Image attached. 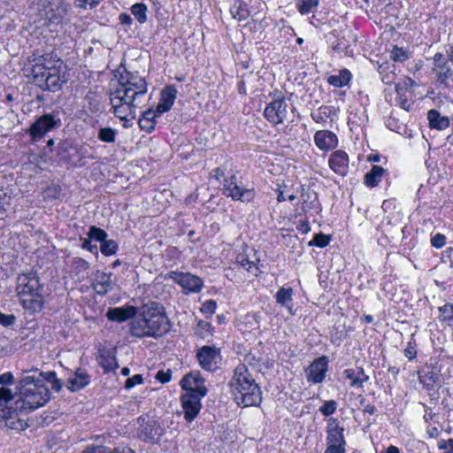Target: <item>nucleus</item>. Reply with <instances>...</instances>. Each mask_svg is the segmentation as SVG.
I'll list each match as a JSON object with an SVG mask.
<instances>
[{
    "label": "nucleus",
    "mask_w": 453,
    "mask_h": 453,
    "mask_svg": "<svg viewBox=\"0 0 453 453\" xmlns=\"http://www.w3.org/2000/svg\"><path fill=\"white\" fill-rule=\"evenodd\" d=\"M117 80L116 85L111 84L110 90V104L113 114L122 121L134 119L136 116V108L140 106L142 99L148 91L145 79L124 68L114 72Z\"/></svg>",
    "instance_id": "obj_1"
},
{
    "label": "nucleus",
    "mask_w": 453,
    "mask_h": 453,
    "mask_svg": "<svg viewBox=\"0 0 453 453\" xmlns=\"http://www.w3.org/2000/svg\"><path fill=\"white\" fill-rule=\"evenodd\" d=\"M171 329V322L166 316L165 307L150 301L137 308L135 318L128 324L129 334L134 338L151 337L157 339Z\"/></svg>",
    "instance_id": "obj_2"
},
{
    "label": "nucleus",
    "mask_w": 453,
    "mask_h": 453,
    "mask_svg": "<svg viewBox=\"0 0 453 453\" xmlns=\"http://www.w3.org/2000/svg\"><path fill=\"white\" fill-rule=\"evenodd\" d=\"M17 389L18 399L15 404L16 409L21 412L34 411L50 399V390L41 378L29 375L27 371H23Z\"/></svg>",
    "instance_id": "obj_3"
},
{
    "label": "nucleus",
    "mask_w": 453,
    "mask_h": 453,
    "mask_svg": "<svg viewBox=\"0 0 453 453\" xmlns=\"http://www.w3.org/2000/svg\"><path fill=\"white\" fill-rule=\"evenodd\" d=\"M228 387L238 406H258L262 402V391L244 364L234 368Z\"/></svg>",
    "instance_id": "obj_4"
},
{
    "label": "nucleus",
    "mask_w": 453,
    "mask_h": 453,
    "mask_svg": "<svg viewBox=\"0 0 453 453\" xmlns=\"http://www.w3.org/2000/svg\"><path fill=\"white\" fill-rule=\"evenodd\" d=\"M16 282L17 296L22 307L31 314L40 312L44 306V285L37 273H20Z\"/></svg>",
    "instance_id": "obj_5"
},
{
    "label": "nucleus",
    "mask_w": 453,
    "mask_h": 453,
    "mask_svg": "<svg viewBox=\"0 0 453 453\" xmlns=\"http://www.w3.org/2000/svg\"><path fill=\"white\" fill-rule=\"evenodd\" d=\"M33 80L35 84L42 90H48L53 93L58 92L69 80L67 65L65 63H58L57 68H53L51 72L45 73L42 77V81L41 76Z\"/></svg>",
    "instance_id": "obj_6"
},
{
    "label": "nucleus",
    "mask_w": 453,
    "mask_h": 453,
    "mask_svg": "<svg viewBox=\"0 0 453 453\" xmlns=\"http://www.w3.org/2000/svg\"><path fill=\"white\" fill-rule=\"evenodd\" d=\"M62 126L58 111H51L39 117L29 127L28 134L32 140L42 139L47 133Z\"/></svg>",
    "instance_id": "obj_7"
},
{
    "label": "nucleus",
    "mask_w": 453,
    "mask_h": 453,
    "mask_svg": "<svg viewBox=\"0 0 453 453\" xmlns=\"http://www.w3.org/2000/svg\"><path fill=\"white\" fill-rule=\"evenodd\" d=\"M289 105L282 95L269 103L264 111L265 118L276 126L288 119Z\"/></svg>",
    "instance_id": "obj_8"
},
{
    "label": "nucleus",
    "mask_w": 453,
    "mask_h": 453,
    "mask_svg": "<svg viewBox=\"0 0 453 453\" xmlns=\"http://www.w3.org/2000/svg\"><path fill=\"white\" fill-rule=\"evenodd\" d=\"M165 279L179 284L185 294L199 293L203 287V280L190 273L171 271L165 275Z\"/></svg>",
    "instance_id": "obj_9"
},
{
    "label": "nucleus",
    "mask_w": 453,
    "mask_h": 453,
    "mask_svg": "<svg viewBox=\"0 0 453 453\" xmlns=\"http://www.w3.org/2000/svg\"><path fill=\"white\" fill-rule=\"evenodd\" d=\"M450 60L442 53L437 52L433 58L432 72L435 74L440 87L449 88V79L453 77Z\"/></svg>",
    "instance_id": "obj_10"
},
{
    "label": "nucleus",
    "mask_w": 453,
    "mask_h": 453,
    "mask_svg": "<svg viewBox=\"0 0 453 453\" xmlns=\"http://www.w3.org/2000/svg\"><path fill=\"white\" fill-rule=\"evenodd\" d=\"M138 422L140 426L138 428V437L144 442L147 443H157L165 434V429L155 419H149L147 421L144 418H139Z\"/></svg>",
    "instance_id": "obj_11"
},
{
    "label": "nucleus",
    "mask_w": 453,
    "mask_h": 453,
    "mask_svg": "<svg viewBox=\"0 0 453 453\" xmlns=\"http://www.w3.org/2000/svg\"><path fill=\"white\" fill-rule=\"evenodd\" d=\"M328 363L329 360L326 356H321L314 359L304 371L307 381L313 384L322 383L328 371Z\"/></svg>",
    "instance_id": "obj_12"
},
{
    "label": "nucleus",
    "mask_w": 453,
    "mask_h": 453,
    "mask_svg": "<svg viewBox=\"0 0 453 453\" xmlns=\"http://www.w3.org/2000/svg\"><path fill=\"white\" fill-rule=\"evenodd\" d=\"M223 188L226 196L236 201L250 202L255 196L252 189L238 186L235 175H232L229 179L224 180Z\"/></svg>",
    "instance_id": "obj_13"
},
{
    "label": "nucleus",
    "mask_w": 453,
    "mask_h": 453,
    "mask_svg": "<svg viewBox=\"0 0 453 453\" xmlns=\"http://www.w3.org/2000/svg\"><path fill=\"white\" fill-rule=\"evenodd\" d=\"M196 358L203 369L213 372L219 367L220 351L216 347L203 346L197 350Z\"/></svg>",
    "instance_id": "obj_14"
},
{
    "label": "nucleus",
    "mask_w": 453,
    "mask_h": 453,
    "mask_svg": "<svg viewBox=\"0 0 453 453\" xmlns=\"http://www.w3.org/2000/svg\"><path fill=\"white\" fill-rule=\"evenodd\" d=\"M58 63H64V61L55 52H50L41 56L35 65L31 68V74L33 79L41 76V78L53 68H57Z\"/></svg>",
    "instance_id": "obj_15"
},
{
    "label": "nucleus",
    "mask_w": 453,
    "mask_h": 453,
    "mask_svg": "<svg viewBox=\"0 0 453 453\" xmlns=\"http://www.w3.org/2000/svg\"><path fill=\"white\" fill-rule=\"evenodd\" d=\"M180 386L186 393H194L195 395L200 396H204L207 394L204 380L199 372H191L186 374L180 380Z\"/></svg>",
    "instance_id": "obj_16"
},
{
    "label": "nucleus",
    "mask_w": 453,
    "mask_h": 453,
    "mask_svg": "<svg viewBox=\"0 0 453 453\" xmlns=\"http://www.w3.org/2000/svg\"><path fill=\"white\" fill-rule=\"evenodd\" d=\"M203 396L195 395L194 393H185L181 395V403L184 413V418L188 422H192L202 408L201 398Z\"/></svg>",
    "instance_id": "obj_17"
},
{
    "label": "nucleus",
    "mask_w": 453,
    "mask_h": 453,
    "mask_svg": "<svg viewBox=\"0 0 453 453\" xmlns=\"http://www.w3.org/2000/svg\"><path fill=\"white\" fill-rule=\"evenodd\" d=\"M314 142L320 150L326 152L338 146V138L329 130H319L314 134Z\"/></svg>",
    "instance_id": "obj_18"
},
{
    "label": "nucleus",
    "mask_w": 453,
    "mask_h": 453,
    "mask_svg": "<svg viewBox=\"0 0 453 453\" xmlns=\"http://www.w3.org/2000/svg\"><path fill=\"white\" fill-rule=\"evenodd\" d=\"M328 165L335 173L345 176L349 169V156L344 150H335L331 154Z\"/></svg>",
    "instance_id": "obj_19"
},
{
    "label": "nucleus",
    "mask_w": 453,
    "mask_h": 453,
    "mask_svg": "<svg viewBox=\"0 0 453 453\" xmlns=\"http://www.w3.org/2000/svg\"><path fill=\"white\" fill-rule=\"evenodd\" d=\"M137 313V308L132 305L110 308L106 312V318L111 321L118 323L125 322L130 319H134Z\"/></svg>",
    "instance_id": "obj_20"
},
{
    "label": "nucleus",
    "mask_w": 453,
    "mask_h": 453,
    "mask_svg": "<svg viewBox=\"0 0 453 453\" xmlns=\"http://www.w3.org/2000/svg\"><path fill=\"white\" fill-rule=\"evenodd\" d=\"M177 96V89L174 85L164 88L160 93V99L156 108L157 114H163L171 110Z\"/></svg>",
    "instance_id": "obj_21"
},
{
    "label": "nucleus",
    "mask_w": 453,
    "mask_h": 453,
    "mask_svg": "<svg viewBox=\"0 0 453 453\" xmlns=\"http://www.w3.org/2000/svg\"><path fill=\"white\" fill-rule=\"evenodd\" d=\"M93 289L99 296H104L113 289L111 273H106L97 271L95 274V280L92 283Z\"/></svg>",
    "instance_id": "obj_22"
},
{
    "label": "nucleus",
    "mask_w": 453,
    "mask_h": 453,
    "mask_svg": "<svg viewBox=\"0 0 453 453\" xmlns=\"http://www.w3.org/2000/svg\"><path fill=\"white\" fill-rule=\"evenodd\" d=\"M89 380L90 377L86 371L77 369L76 372L67 379L66 387L71 391L76 392L88 386Z\"/></svg>",
    "instance_id": "obj_23"
},
{
    "label": "nucleus",
    "mask_w": 453,
    "mask_h": 453,
    "mask_svg": "<svg viewBox=\"0 0 453 453\" xmlns=\"http://www.w3.org/2000/svg\"><path fill=\"white\" fill-rule=\"evenodd\" d=\"M343 431V427L340 426L335 419H331L326 429V444L346 445Z\"/></svg>",
    "instance_id": "obj_24"
},
{
    "label": "nucleus",
    "mask_w": 453,
    "mask_h": 453,
    "mask_svg": "<svg viewBox=\"0 0 453 453\" xmlns=\"http://www.w3.org/2000/svg\"><path fill=\"white\" fill-rule=\"evenodd\" d=\"M441 375L435 367L426 366L418 372L420 383L427 389L434 388V385L440 381Z\"/></svg>",
    "instance_id": "obj_25"
},
{
    "label": "nucleus",
    "mask_w": 453,
    "mask_h": 453,
    "mask_svg": "<svg viewBox=\"0 0 453 453\" xmlns=\"http://www.w3.org/2000/svg\"><path fill=\"white\" fill-rule=\"evenodd\" d=\"M160 116L157 114V110L148 109L143 111L142 118L138 121L140 128L147 133H151L156 127L157 117Z\"/></svg>",
    "instance_id": "obj_26"
},
{
    "label": "nucleus",
    "mask_w": 453,
    "mask_h": 453,
    "mask_svg": "<svg viewBox=\"0 0 453 453\" xmlns=\"http://www.w3.org/2000/svg\"><path fill=\"white\" fill-rule=\"evenodd\" d=\"M97 361L105 373L115 371L119 366L114 354L110 350L101 352Z\"/></svg>",
    "instance_id": "obj_27"
},
{
    "label": "nucleus",
    "mask_w": 453,
    "mask_h": 453,
    "mask_svg": "<svg viewBox=\"0 0 453 453\" xmlns=\"http://www.w3.org/2000/svg\"><path fill=\"white\" fill-rule=\"evenodd\" d=\"M427 119L431 128L444 130L449 126V118L441 116V113L434 109L428 111Z\"/></svg>",
    "instance_id": "obj_28"
},
{
    "label": "nucleus",
    "mask_w": 453,
    "mask_h": 453,
    "mask_svg": "<svg viewBox=\"0 0 453 453\" xmlns=\"http://www.w3.org/2000/svg\"><path fill=\"white\" fill-rule=\"evenodd\" d=\"M293 289L292 288H284L281 287L277 293L275 294L274 297L276 302L282 305L286 306L291 315H294L293 312V305H289V303L292 302L293 298Z\"/></svg>",
    "instance_id": "obj_29"
},
{
    "label": "nucleus",
    "mask_w": 453,
    "mask_h": 453,
    "mask_svg": "<svg viewBox=\"0 0 453 453\" xmlns=\"http://www.w3.org/2000/svg\"><path fill=\"white\" fill-rule=\"evenodd\" d=\"M4 423L6 427L15 431H23L28 426L25 420L18 418L16 411L12 410L11 408L8 417L4 418Z\"/></svg>",
    "instance_id": "obj_30"
},
{
    "label": "nucleus",
    "mask_w": 453,
    "mask_h": 453,
    "mask_svg": "<svg viewBox=\"0 0 453 453\" xmlns=\"http://www.w3.org/2000/svg\"><path fill=\"white\" fill-rule=\"evenodd\" d=\"M385 170L380 165H372L371 170L365 175V183L367 187H376L381 180Z\"/></svg>",
    "instance_id": "obj_31"
},
{
    "label": "nucleus",
    "mask_w": 453,
    "mask_h": 453,
    "mask_svg": "<svg viewBox=\"0 0 453 453\" xmlns=\"http://www.w3.org/2000/svg\"><path fill=\"white\" fill-rule=\"evenodd\" d=\"M350 79V72L348 69H342L338 74L330 75L327 82L335 88H342L349 82Z\"/></svg>",
    "instance_id": "obj_32"
},
{
    "label": "nucleus",
    "mask_w": 453,
    "mask_h": 453,
    "mask_svg": "<svg viewBox=\"0 0 453 453\" xmlns=\"http://www.w3.org/2000/svg\"><path fill=\"white\" fill-rule=\"evenodd\" d=\"M230 13L234 19L239 21L245 20L250 16L247 5L240 0H234L230 7Z\"/></svg>",
    "instance_id": "obj_33"
},
{
    "label": "nucleus",
    "mask_w": 453,
    "mask_h": 453,
    "mask_svg": "<svg viewBox=\"0 0 453 453\" xmlns=\"http://www.w3.org/2000/svg\"><path fill=\"white\" fill-rule=\"evenodd\" d=\"M301 197L303 198L302 210L303 211H308L310 210H320L316 193H313L312 197L310 194L305 195L303 193Z\"/></svg>",
    "instance_id": "obj_34"
},
{
    "label": "nucleus",
    "mask_w": 453,
    "mask_h": 453,
    "mask_svg": "<svg viewBox=\"0 0 453 453\" xmlns=\"http://www.w3.org/2000/svg\"><path fill=\"white\" fill-rule=\"evenodd\" d=\"M40 377H42V379H41L43 382L44 381H48L51 384V388L57 392L60 391L62 387H63V383L61 381V380L58 379L57 378V374L54 371H49V372H40Z\"/></svg>",
    "instance_id": "obj_35"
},
{
    "label": "nucleus",
    "mask_w": 453,
    "mask_h": 453,
    "mask_svg": "<svg viewBox=\"0 0 453 453\" xmlns=\"http://www.w3.org/2000/svg\"><path fill=\"white\" fill-rule=\"evenodd\" d=\"M147 6L144 4L137 3L132 5L131 12L140 24L147 21Z\"/></svg>",
    "instance_id": "obj_36"
},
{
    "label": "nucleus",
    "mask_w": 453,
    "mask_h": 453,
    "mask_svg": "<svg viewBox=\"0 0 453 453\" xmlns=\"http://www.w3.org/2000/svg\"><path fill=\"white\" fill-rule=\"evenodd\" d=\"M117 130L111 127H100L97 137L101 142L113 143L116 141Z\"/></svg>",
    "instance_id": "obj_37"
},
{
    "label": "nucleus",
    "mask_w": 453,
    "mask_h": 453,
    "mask_svg": "<svg viewBox=\"0 0 453 453\" xmlns=\"http://www.w3.org/2000/svg\"><path fill=\"white\" fill-rule=\"evenodd\" d=\"M346 379L350 380V387L363 388L364 383L366 382L365 377H357V372L354 369H346L343 371Z\"/></svg>",
    "instance_id": "obj_38"
},
{
    "label": "nucleus",
    "mask_w": 453,
    "mask_h": 453,
    "mask_svg": "<svg viewBox=\"0 0 453 453\" xmlns=\"http://www.w3.org/2000/svg\"><path fill=\"white\" fill-rule=\"evenodd\" d=\"M440 319L449 326H453V304H444L439 308Z\"/></svg>",
    "instance_id": "obj_39"
},
{
    "label": "nucleus",
    "mask_w": 453,
    "mask_h": 453,
    "mask_svg": "<svg viewBox=\"0 0 453 453\" xmlns=\"http://www.w3.org/2000/svg\"><path fill=\"white\" fill-rule=\"evenodd\" d=\"M319 5V0H298L296 7L301 14H308L316 9Z\"/></svg>",
    "instance_id": "obj_40"
},
{
    "label": "nucleus",
    "mask_w": 453,
    "mask_h": 453,
    "mask_svg": "<svg viewBox=\"0 0 453 453\" xmlns=\"http://www.w3.org/2000/svg\"><path fill=\"white\" fill-rule=\"evenodd\" d=\"M409 57L410 52L408 50L397 46H394L393 50L390 51V58L395 62H404Z\"/></svg>",
    "instance_id": "obj_41"
},
{
    "label": "nucleus",
    "mask_w": 453,
    "mask_h": 453,
    "mask_svg": "<svg viewBox=\"0 0 453 453\" xmlns=\"http://www.w3.org/2000/svg\"><path fill=\"white\" fill-rule=\"evenodd\" d=\"M88 236L89 239L100 242L102 243L107 239L108 234L104 229L96 226H92L89 227Z\"/></svg>",
    "instance_id": "obj_42"
},
{
    "label": "nucleus",
    "mask_w": 453,
    "mask_h": 453,
    "mask_svg": "<svg viewBox=\"0 0 453 453\" xmlns=\"http://www.w3.org/2000/svg\"><path fill=\"white\" fill-rule=\"evenodd\" d=\"M119 249L118 243L114 240H105L101 243L100 250L104 256H111L117 252Z\"/></svg>",
    "instance_id": "obj_43"
},
{
    "label": "nucleus",
    "mask_w": 453,
    "mask_h": 453,
    "mask_svg": "<svg viewBox=\"0 0 453 453\" xmlns=\"http://www.w3.org/2000/svg\"><path fill=\"white\" fill-rule=\"evenodd\" d=\"M89 266V263L81 257H74L72 261V269L76 274L87 272Z\"/></svg>",
    "instance_id": "obj_44"
},
{
    "label": "nucleus",
    "mask_w": 453,
    "mask_h": 453,
    "mask_svg": "<svg viewBox=\"0 0 453 453\" xmlns=\"http://www.w3.org/2000/svg\"><path fill=\"white\" fill-rule=\"evenodd\" d=\"M211 324L210 322L199 320L195 328V334L198 337L204 339L205 337L211 334Z\"/></svg>",
    "instance_id": "obj_45"
},
{
    "label": "nucleus",
    "mask_w": 453,
    "mask_h": 453,
    "mask_svg": "<svg viewBox=\"0 0 453 453\" xmlns=\"http://www.w3.org/2000/svg\"><path fill=\"white\" fill-rule=\"evenodd\" d=\"M330 242V236L322 233L316 234L313 239L310 242L309 245H314L319 248L327 246Z\"/></svg>",
    "instance_id": "obj_46"
},
{
    "label": "nucleus",
    "mask_w": 453,
    "mask_h": 453,
    "mask_svg": "<svg viewBox=\"0 0 453 453\" xmlns=\"http://www.w3.org/2000/svg\"><path fill=\"white\" fill-rule=\"evenodd\" d=\"M332 112L330 106L322 105L319 108L318 113L312 114L311 117L316 122L326 121Z\"/></svg>",
    "instance_id": "obj_47"
},
{
    "label": "nucleus",
    "mask_w": 453,
    "mask_h": 453,
    "mask_svg": "<svg viewBox=\"0 0 453 453\" xmlns=\"http://www.w3.org/2000/svg\"><path fill=\"white\" fill-rule=\"evenodd\" d=\"M337 409V403L334 400L326 401L320 407L319 411L326 417L334 414Z\"/></svg>",
    "instance_id": "obj_48"
},
{
    "label": "nucleus",
    "mask_w": 453,
    "mask_h": 453,
    "mask_svg": "<svg viewBox=\"0 0 453 453\" xmlns=\"http://www.w3.org/2000/svg\"><path fill=\"white\" fill-rule=\"evenodd\" d=\"M416 85V82L411 78L405 77L402 83H397L395 85V91L399 96H403V90Z\"/></svg>",
    "instance_id": "obj_49"
},
{
    "label": "nucleus",
    "mask_w": 453,
    "mask_h": 453,
    "mask_svg": "<svg viewBox=\"0 0 453 453\" xmlns=\"http://www.w3.org/2000/svg\"><path fill=\"white\" fill-rule=\"evenodd\" d=\"M235 264L246 269L247 271H250V269L253 266H255V263L253 261H250L247 257H245L242 254H239L236 257Z\"/></svg>",
    "instance_id": "obj_50"
},
{
    "label": "nucleus",
    "mask_w": 453,
    "mask_h": 453,
    "mask_svg": "<svg viewBox=\"0 0 453 453\" xmlns=\"http://www.w3.org/2000/svg\"><path fill=\"white\" fill-rule=\"evenodd\" d=\"M143 382L142 374H135L131 378H128L125 382V388L131 389L136 385H140Z\"/></svg>",
    "instance_id": "obj_51"
},
{
    "label": "nucleus",
    "mask_w": 453,
    "mask_h": 453,
    "mask_svg": "<svg viewBox=\"0 0 453 453\" xmlns=\"http://www.w3.org/2000/svg\"><path fill=\"white\" fill-rule=\"evenodd\" d=\"M404 356L409 360H413L417 357V344L415 342H409L407 347L404 349Z\"/></svg>",
    "instance_id": "obj_52"
},
{
    "label": "nucleus",
    "mask_w": 453,
    "mask_h": 453,
    "mask_svg": "<svg viewBox=\"0 0 453 453\" xmlns=\"http://www.w3.org/2000/svg\"><path fill=\"white\" fill-rule=\"evenodd\" d=\"M446 243V237L442 234H436L431 238V244L436 249L442 248Z\"/></svg>",
    "instance_id": "obj_53"
},
{
    "label": "nucleus",
    "mask_w": 453,
    "mask_h": 453,
    "mask_svg": "<svg viewBox=\"0 0 453 453\" xmlns=\"http://www.w3.org/2000/svg\"><path fill=\"white\" fill-rule=\"evenodd\" d=\"M217 309V303L214 300L205 301L201 308V311L203 313L213 314Z\"/></svg>",
    "instance_id": "obj_54"
},
{
    "label": "nucleus",
    "mask_w": 453,
    "mask_h": 453,
    "mask_svg": "<svg viewBox=\"0 0 453 453\" xmlns=\"http://www.w3.org/2000/svg\"><path fill=\"white\" fill-rule=\"evenodd\" d=\"M103 0H74V4L76 7L86 9L88 5L91 8L98 5Z\"/></svg>",
    "instance_id": "obj_55"
},
{
    "label": "nucleus",
    "mask_w": 453,
    "mask_h": 453,
    "mask_svg": "<svg viewBox=\"0 0 453 453\" xmlns=\"http://www.w3.org/2000/svg\"><path fill=\"white\" fill-rule=\"evenodd\" d=\"M13 399V394L12 390L6 387L0 388V403L2 402L7 403Z\"/></svg>",
    "instance_id": "obj_56"
},
{
    "label": "nucleus",
    "mask_w": 453,
    "mask_h": 453,
    "mask_svg": "<svg viewBox=\"0 0 453 453\" xmlns=\"http://www.w3.org/2000/svg\"><path fill=\"white\" fill-rule=\"evenodd\" d=\"M15 319L16 318L13 314H4L0 311V325L4 326H12Z\"/></svg>",
    "instance_id": "obj_57"
},
{
    "label": "nucleus",
    "mask_w": 453,
    "mask_h": 453,
    "mask_svg": "<svg viewBox=\"0 0 453 453\" xmlns=\"http://www.w3.org/2000/svg\"><path fill=\"white\" fill-rule=\"evenodd\" d=\"M155 378L161 383H166L170 381L172 378V372L171 370H167L166 372L160 370L157 372Z\"/></svg>",
    "instance_id": "obj_58"
},
{
    "label": "nucleus",
    "mask_w": 453,
    "mask_h": 453,
    "mask_svg": "<svg viewBox=\"0 0 453 453\" xmlns=\"http://www.w3.org/2000/svg\"><path fill=\"white\" fill-rule=\"evenodd\" d=\"M80 240L82 241L81 247L84 250H87L90 251L93 254H97V246L95 244H92L89 239H86L83 237H80Z\"/></svg>",
    "instance_id": "obj_59"
},
{
    "label": "nucleus",
    "mask_w": 453,
    "mask_h": 453,
    "mask_svg": "<svg viewBox=\"0 0 453 453\" xmlns=\"http://www.w3.org/2000/svg\"><path fill=\"white\" fill-rule=\"evenodd\" d=\"M325 453H345V445L326 444V449Z\"/></svg>",
    "instance_id": "obj_60"
},
{
    "label": "nucleus",
    "mask_w": 453,
    "mask_h": 453,
    "mask_svg": "<svg viewBox=\"0 0 453 453\" xmlns=\"http://www.w3.org/2000/svg\"><path fill=\"white\" fill-rule=\"evenodd\" d=\"M0 384L3 386L14 384V377L12 373L7 372L3 374H0Z\"/></svg>",
    "instance_id": "obj_61"
},
{
    "label": "nucleus",
    "mask_w": 453,
    "mask_h": 453,
    "mask_svg": "<svg viewBox=\"0 0 453 453\" xmlns=\"http://www.w3.org/2000/svg\"><path fill=\"white\" fill-rule=\"evenodd\" d=\"M119 21L121 25L130 27L133 23L131 16L126 12H122L119 16Z\"/></svg>",
    "instance_id": "obj_62"
},
{
    "label": "nucleus",
    "mask_w": 453,
    "mask_h": 453,
    "mask_svg": "<svg viewBox=\"0 0 453 453\" xmlns=\"http://www.w3.org/2000/svg\"><path fill=\"white\" fill-rule=\"evenodd\" d=\"M296 227L302 234H307L311 230L309 222L307 220L300 221Z\"/></svg>",
    "instance_id": "obj_63"
},
{
    "label": "nucleus",
    "mask_w": 453,
    "mask_h": 453,
    "mask_svg": "<svg viewBox=\"0 0 453 453\" xmlns=\"http://www.w3.org/2000/svg\"><path fill=\"white\" fill-rule=\"evenodd\" d=\"M211 174L212 175V177H214L218 180H219L221 178H224V180L226 179L225 178V172L220 167L213 169L211 171Z\"/></svg>",
    "instance_id": "obj_64"
}]
</instances>
